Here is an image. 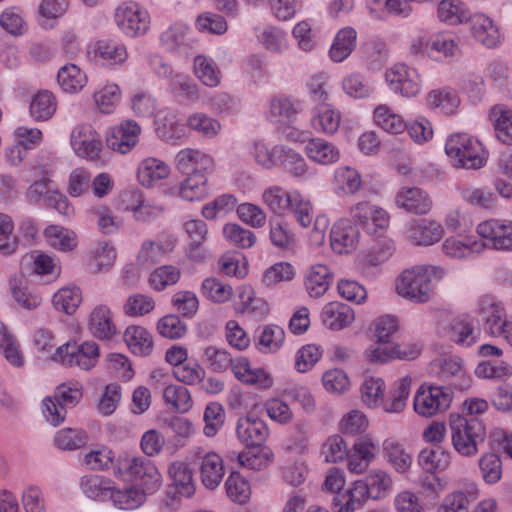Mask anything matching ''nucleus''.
Segmentation results:
<instances>
[{"mask_svg":"<svg viewBox=\"0 0 512 512\" xmlns=\"http://www.w3.org/2000/svg\"><path fill=\"white\" fill-rule=\"evenodd\" d=\"M392 486L391 477L384 471L371 473L366 481H355L343 494L333 497L334 512H355L368 498H380Z\"/></svg>","mask_w":512,"mask_h":512,"instance_id":"obj_1","label":"nucleus"},{"mask_svg":"<svg viewBox=\"0 0 512 512\" xmlns=\"http://www.w3.org/2000/svg\"><path fill=\"white\" fill-rule=\"evenodd\" d=\"M411 383V377L405 376L401 378L397 382L396 388L391 392V397L388 400H384V381L379 377H367L361 386L362 400L369 407L376 408L381 406L387 413H400L406 406Z\"/></svg>","mask_w":512,"mask_h":512,"instance_id":"obj_2","label":"nucleus"},{"mask_svg":"<svg viewBox=\"0 0 512 512\" xmlns=\"http://www.w3.org/2000/svg\"><path fill=\"white\" fill-rule=\"evenodd\" d=\"M441 267L423 265L404 270L396 280L397 293L415 303H425L433 296L431 277L441 278Z\"/></svg>","mask_w":512,"mask_h":512,"instance_id":"obj_3","label":"nucleus"},{"mask_svg":"<svg viewBox=\"0 0 512 512\" xmlns=\"http://www.w3.org/2000/svg\"><path fill=\"white\" fill-rule=\"evenodd\" d=\"M454 449L462 456L472 457L478 453V445L486 436L485 426L477 417L467 418L452 414L449 421Z\"/></svg>","mask_w":512,"mask_h":512,"instance_id":"obj_4","label":"nucleus"},{"mask_svg":"<svg viewBox=\"0 0 512 512\" xmlns=\"http://www.w3.org/2000/svg\"><path fill=\"white\" fill-rule=\"evenodd\" d=\"M445 152L457 168L480 169L487 159L481 142L467 133L451 134L447 138Z\"/></svg>","mask_w":512,"mask_h":512,"instance_id":"obj_5","label":"nucleus"},{"mask_svg":"<svg viewBox=\"0 0 512 512\" xmlns=\"http://www.w3.org/2000/svg\"><path fill=\"white\" fill-rule=\"evenodd\" d=\"M114 475L139 482L146 493L154 492L161 483L156 466L143 456L119 455L114 465Z\"/></svg>","mask_w":512,"mask_h":512,"instance_id":"obj_6","label":"nucleus"},{"mask_svg":"<svg viewBox=\"0 0 512 512\" xmlns=\"http://www.w3.org/2000/svg\"><path fill=\"white\" fill-rule=\"evenodd\" d=\"M352 219L357 222L369 235L382 237L386 233L390 216L383 208L370 202H358L350 209Z\"/></svg>","mask_w":512,"mask_h":512,"instance_id":"obj_7","label":"nucleus"},{"mask_svg":"<svg viewBox=\"0 0 512 512\" xmlns=\"http://www.w3.org/2000/svg\"><path fill=\"white\" fill-rule=\"evenodd\" d=\"M99 357V347L93 341H87L81 345L67 343L57 348L53 359L68 366H78L88 370L93 367Z\"/></svg>","mask_w":512,"mask_h":512,"instance_id":"obj_8","label":"nucleus"},{"mask_svg":"<svg viewBox=\"0 0 512 512\" xmlns=\"http://www.w3.org/2000/svg\"><path fill=\"white\" fill-rule=\"evenodd\" d=\"M452 397L448 389L421 385L414 397V410L424 417H432L446 410Z\"/></svg>","mask_w":512,"mask_h":512,"instance_id":"obj_9","label":"nucleus"},{"mask_svg":"<svg viewBox=\"0 0 512 512\" xmlns=\"http://www.w3.org/2000/svg\"><path fill=\"white\" fill-rule=\"evenodd\" d=\"M115 22L118 28L128 36H139L147 32L150 18L147 11L137 3L127 2L115 11Z\"/></svg>","mask_w":512,"mask_h":512,"instance_id":"obj_10","label":"nucleus"},{"mask_svg":"<svg viewBox=\"0 0 512 512\" xmlns=\"http://www.w3.org/2000/svg\"><path fill=\"white\" fill-rule=\"evenodd\" d=\"M71 146L78 157L95 161L102 151L99 133L88 124L77 126L71 133Z\"/></svg>","mask_w":512,"mask_h":512,"instance_id":"obj_11","label":"nucleus"},{"mask_svg":"<svg viewBox=\"0 0 512 512\" xmlns=\"http://www.w3.org/2000/svg\"><path fill=\"white\" fill-rule=\"evenodd\" d=\"M477 233L485 240L482 244L496 250H512V222L487 220L477 226Z\"/></svg>","mask_w":512,"mask_h":512,"instance_id":"obj_12","label":"nucleus"},{"mask_svg":"<svg viewBox=\"0 0 512 512\" xmlns=\"http://www.w3.org/2000/svg\"><path fill=\"white\" fill-rule=\"evenodd\" d=\"M385 78L391 90L404 97H414L421 90L418 72L404 64H396L388 69Z\"/></svg>","mask_w":512,"mask_h":512,"instance_id":"obj_13","label":"nucleus"},{"mask_svg":"<svg viewBox=\"0 0 512 512\" xmlns=\"http://www.w3.org/2000/svg\"><path fill=\"white\" fill-rule=\"evenodd\" d=\"M177 238L173 235L156 242L145 240L137 253L136 264L142 269H149L161 262L167 255L172 253L176 247Z\"/></svg>","mask_w":512,"mask_h":512,"instance_id":"obj_14","label":"nucleus"},{"mask_svg":"<svg viewBox=\"0 0 512 512\" xmlns=\"http://www.w3.org/2000/svg\"><path fill=\"white\" fill-rule=\"evenodd\" d=\"M479 313L484 321L485 330L493 336H500L505 332L509 323L506 318V311L501 302L493 296L485 295L479 301Z\"/></svg>","mask_w":512,"mask_h":512,"instance_id":"obj_15","label":"nucleus"},{"mask_svg":"<svg viewBox=\"0 0 512 512\" xmlns=\"http://www.w3.org/2000/svg\"><path fill=\"white\" fill-rule=\"evenodd\" d=\"M360 231L356 224L349 219L337 221L330 232L331 248L338 254L349 253L356 249Z\"/></svg>","mask_w":512,"mask_h":512,"instance_id":"obj_16","label":"nucleus"},{"mask_svg":"<svg viewBox=\"0 0 512 512\" xmlns=\"http://www.w3.org/2000/svg\"><path fill=\"white\" fill-rule=\"evenodd\" d=\"M140 132L141 128L135 121H124L111 129L106 144L110 149L126 154L137 144Z\"/></svg>","mask_w":512,"mask_h":512,"instance_id":"obj_17","label":"nucleus"},{"mask_svg":"<svg viewBox=\"0 0 512 512\" xmlns=\"http://www.w3.org/2000/svg\"><path fill=\"white\" fill-rule=\"evenodd\" d=\"M443 235L442 225L427 219L414 220L408 224L406 229V237L414 245H433L439 242Z\"/></svg>","mask_w":512,"mask_h":512,"instance_id":"obj_18","label":"nucleus"},{"mask_svg":"<svg viewBox=\"0 0 512 512\" xmlns=\"http://www.w3.org/2000/svg\"><path fill=\"white\" fill-rule=\"evenodd\" d=\"M237 437L246 447H260L268 438L266 423L254 416L240 418L236 426Z\"/></svg>","mask_w":512,"mask_h":512,"instance_id":"obj_19","label":"nucleus"},{"mask_svg":"<svg viewBox=\"0 0 512 512\" xmlns=\"http://www.w3.org/2000/svg\"><path fill=\"white\" fill-rule=\"evenodd\" d=\"M468 22L472 37L487 48H495L501 43V33L493 20L482 13L470 15Z\"/></svg>","mask_w":512,"mask_h":512,"instance_id":"obj_20","label":"nucleus"},{"mask_svg":"<svg viewBox=\"0 0 512 512\" xmlns=\"http://www.w3.org/2000/svg\"><path fill=\"white\" fill-rule=\"evenodd\" d=\"M398 208L409 213L424 215L432 208V199L419 187H402L395 196Z\"/></svg>","mask_w":512,"mask_h":512,"instance_id":"obj_21","label":"nucleus"},{"mask_svg":"<svg viewBox=\"0 0 512 512\" xmlns=\"http://www.w3.org/2000/svg\"><path fill=\"white\" fill-rule=\"evenodd\" d=\"M87 328L100 340L111 339L116 334V325L110 307L105 304L96 305L88 316Z\"/></svg>","mask_w":512,"mask_h":512,"instance_id":"obj_22","label":"nucleus"},{"mask_svg":"<svg viewBox=\"0 0 512 512\" xmlns=\"http://www.w3.org/2000/svg\"><path fill=\"white\" fill-rule=\"evenodd\" d=\"M443 333L449 341L463 347H469L477 341L473 322L469 316L452 318L443 328Z\"/></svg>","mask_w":512,"mask_h":512,"instance_id":"obj_23","label":"nucleus"},{"mask_svg":"<svg viewBox=\"0 0 512 512\" xmlns=\"http://www.w3.org/2000/svg\"><path fill=\"white\" fill-rule=\"evenodd\" d=\"M199 471L202 484L207 489L214 490L225 473L223 459L215 452H208L201 457Z\"/></svg>","mask_w":512,"mask_h":512,"instance_id":"obj_24","label":"nucleus"},{"mask_svg":"<svg viewBox=\"0 0 512 512\" xmlns=\"http://www.w3.org/2000/svg\"><path fill=\"white\" fill-rule=\"evenodd\" d=\"M321 318L329 329L338 331L354 321V312L349 305L334 301L323 307Z\"/></svg>","mask_w":512,"mask_h":512,"instance_id":"obj_25","label":"nucleus"},{"mask_svg":"<svg viewBox=\"0 0 512 512\" xmlns=\"http://www.w3.org/2000/svg\"><path fill=\"white\" fill-rule=\"evenodd\" d=\"M304 151L311 161L321 165L335 163L340 157L339 150L333 143L319 137L310 139Z\"/></svg>","mask_w":512,"mask_h":512,"instance_id":"obj_26","label":"nucleus"},{"mask_svg":"<svg viewBox=\"0 0 512 512\" xmlns=\"http://www.w3.org/2000/svg\"><path fill=\"white\" fill-rule=\"evenodd\" d=\"M332 283L330 269L322 264L311 266L305 277V288L312 298L323 296Z\"/></svg>","mask_w":512,"mask_h":512,"instance_id":"obj_27","label":"nucleus"},{"mask_svg":"<svg viewBox=\"0 0 512 512\" xmlns=\"http://www.w3.org/2000/svg\"><path fill=\"white\" fill-rule=\"evenodd\" d=\"M176 168L179 171L186 172H207L213 168V160L203 152L186 148L179 151L175 158Z\"/></svg>","mask_w":512,"mask_h":512,"instance_id":"obj_28","label":"nucleus"},{"mask_svg":"<svg viewBox=\"0 0 512 512\" xmlns=\"http://www.w3.org/2000/svg\"><path fill=\"white\" fill-rule=\"evenodd\" d=\"M174 486V493L181 497H191L195 492V484L190 467L180 461L173 462L168 469Z\"/></svg>","mask_w":512,"mask_h":512,"instance_id":"obj_29","label":"nucleus"},{"mask_svg":"<svg viewBox=\"0 0 512 512\" xmlns=\"http://www.w3.org/2000/svg\"><path fill=\"white\" fill-rule=\"evenodd\" d=\"M341 123V114L329 104H319L315 108V115L311 119L313 128L327 135L337 132Z\"/></svg>","mask_w":512,"mask_h":512,"instance_id":"obj_30","label":"nucleus"},{"mask_svg":"<svg viewBox=\"0 0 512 512\" xmlns=\"http://www.w3.org/2000/svg\"><path fill=\"white\" fill-rule=\"evenodd\" d=\"M497 138L504 144H512V110L497 104L489 112Z\"/></svg>","mask_w":512,"mask_h":512,"instance_id":"obj_31","label":"nucleus"},{"mask_svg":"<svg viewBox=\"0 0 512 512\" xmlns=\"http://www.w3.org/2000/svg\"><path fill=\"white\" fill-rule=\"evenodd\" d=\"M169 173L170 168L164 161L152 157L144 159L138 167V179L146 187L167 178Z\"/></svg>","mask_w":512,"mask_h":512,"instance_id":"obj_32","label":"nucleus"},{"mask_svg":"<svg viewBox=\"0 0 512 512\" xmlns=\"http://www.w3.org/2000/svg\"><path fill=\"white\" fill-rule=\"evenodd\" d=\"M124 339L132 353L136 355L147 356L152 352V336L141 326L127 327L124 333Z\"/></svg>","mask_w":512,"mask_h":512,"instance_id":"obj_33","label":"nucleus"},{"mask_svg":"<svg viewBox=\"0 0 512 512\" xmlns=\"http://www.w3.org/2000/svg\"><path fill=\"white\" fill-rule=\"evenodd\" d=\"M113 482L100 475H85L81 478L80 488L85 496L93 500L109 499Z\"/></svg>","mask_w":512,"mask_h":512,"instance_id":"obj_34","label":"nucleus"},{"mask_svg":"<svg viewBox=\"0 0 512 512\" xmlns=\"http://www.w3.org/2000/svg\"><path fill=\"white\" fill-rule=\"evenodd\" d=\"M383 452L387 461L397 472L404 473L410 468L412 456L397 440L386 439L383 442Z\"/></svg>","mask_w":512,"mask_h":512,"instance_id":"obj_35","label":"nucleus"},{"mask_svg":"<svg viewBox=\"0 0 512 512\" xmlns=\"http://www.w3.org/2000/svg\"><path fill=\"white\" fill-rule=\"evenodd\" d=\"M29 108L30 115L34 120H49L56 112V98L52 92L41 90L33 96Z\"/></svg>","mask_w":512,"mask_h":512,"instance_id":"obj_36","label":"nucleus"},{"mask_svg":"<svg viewBox=\"0 0 512 512\" xmlns=\"http://www.w3.org/2000/svg\"><path fill=\"white\" fill-rule=\"evenodd\" d=\"M443 252L452 258L463 259L473 257L484 249L480 241L466 239L465 241L456 238H447L442 244Z\"/></svg>","mask_w":512,"mask_h":512,"instance_id":"obj_37","label":"nucleus"},{"mask_svg":"<svg viewBox=\"0 0 512 512\" xmlns=\"http://www.w3.org/2000/svg\"><path fill=\"white\" fill-rule=\"evenodd\" d=\"M146 492L136 487H127L124 489L111 488L109 499L114 506L123 510H133L138 508L145 500Z\"/></svg>","mask_w":512,"mask_h":512,"instance_id":"obj_38","label":"nucleus"},{"mask_svg":"<svg viewBox=\"0 0 512 512\" xmlns=\"http://www.w3.org/2000/svg\"><path fill=\"white\" fill-rule=\"evenodd\" d=\"M180 196L187 201L204 199L208 194L205 172H192L180 186Z\"/></svg>","mask_w":512,"mask_h":512,"instance_id":"obj_39","label":"nucleus"},{"mask_svg":"<svg viewBox=\"0 0 512 512\" xmlns=\"http://www.w3.org/2000/svg\"><path fill=\"white\" fill-rule=\"evenodd\" d=\"M418 461L426 472L444 471L450 465L451 453L441 447L425 448Z\"/></svg>","mask_w":512,"mask_h":512,"instance_id":"obj_40","label":"nucleus"},{"mask_svg":"<svg viewBox=\"0 0 512 512\" xmlns=\"http://www.w3.org/2000/svg\"><path fill=\"white\" fill-rule=\"evenodd\" d=\"M89 442L88 433L80 428H63L56 432L54 444L61 450H77Z\"/></svg>","mask_w":512,"mask_h":512,"instance_id":"obj_41","label":"nucleus"},{"mask_svg":"<svg viewBox=\"0 0 512 512\" xmlns=\"http://www.w3.org/2000/svg\"><path fill=\"white\" fill-rule=\"evenodd\" d=\"M294 199V192H286L280 186H271L264 190L262 194L263 203L277 215H283L288 211Z\"/></svg>","mask_w":512,"mask_h":512,"instance_id":"obj_42","label":"nucleus"},{"mask_svg":"<svg viewBox=\"0 0 512 512\" xmlns=\"http://www.w3.org/2000/svg\"><path fill=\"white\" fill-rule=\"evenodd\" d=\"M426 100L430 108H438L447 115L454 114L460 104L457 93L450 88L432 90Z\"/></svg>","mask_w":512,"mask_h":512,"instance_id":"obj_43","label":"nucleus"},{"mask_svg":"<svg viewBox=\"0 0 512 512\" xmlns=\"http://www.w3.org/2000/svg\"><path fill=\"white\" fill-rule=\"evenodd\" d=\"M356 31L353 28L341 29L331 46L329 55L334 62H341L346 59L355 48Z\"/></svg>","mask_w":512,"mask_h":512,"instance_id":"obj_44","label":"nucleus"},{"mask_svg":"<svg viewBox=\"0 0 512 512\" xmlns=\"http://www.w3.org/2000/svg\"><path fill=\"white\" fill-rule=\"evenodd\" d=\"M57 80L64 91L75 93L85 86L87 77L78 66L68 64L59 69Z\"/></svg>","mask_w":512,"mask_h":512,"instance_id":"obj_45","label":"nucleus"},{"mask_svg":"<svg viewBox=\"0 0 512 512\" xmlns=\"http://www.w3.org/2000/svg\"><path fill=\"white\" fill-rule=\"evenodd\" d=\"M276 152H281L279 161L293 177L304 178L307 175L309 167L301 154L283 145L277 146Z\"/></svg>","mask_w":512,"mask_h":512,"instance_id":"obj_46","label":"nucleus"},{"mask_svg":"<svg viewBox=\"0 0 512 512\" xmlns=\"http://www.w3.org/2000/svg\"><path fill=\"white\" fill-rule=\"evenodd\" d=\"M375 123L391 134L402 133L407 128L403 118L394 113L387 105H378L373 113Z\"/></svg>","mask_w":512,"mask_h":512,"instance_id":"obj_47","label":"nucleus"},{"mask_svg":"<svg viewBox=\"0 0 512 512\" xmlns=\"http://www.w3.org/2000/svg\"><path fill=\"white\" fill-rule=\"evenodd\" d=\"M201 361L212 372L222 373L232 365V356L224 348L209 345L203 348Z\"/></svg>","mask_w":512,"mask_h":512,"instance_id":"obj_48","label":"nucleus"},{"mask_svg":"<svg viewBox=\"0 0 512 512\" xmlns=\"http://www.w3.org/2000/svg\"><path fill=\"white\" fill-rule=\"evenodd\" d=\"M49 244L63 252L71 251L77 246L76 234L64 227L50 225L44 231Z\"/></svg>","mask_w":512,"mask_h":512,"instance_id":"obj_49","label":"nucleus"},{"mask_svg":"<svg viewBox=\"0 0 512 512\" xmlns=\"http://www.w3.org/2000/svg\"><path fill=\"white\" fill-rule=\"evenodd\" d=\"M115 462L113 451L107 447L91 450L80 459L82 466L95 471L108 470L111 467L114 469Z\"/></svg>","mask_w":512,"mask_h":512,"instance_id":"obj_50","label":"nucleus"},{"mask_svg":"<svg viewBox=\"0 0 512 512\" xmlns=\"http://www.w3.org/2000/svg\"><path fill=\"white\" fill-rule=\"evenodd\" d=\"M194 72L199 80L206 86L215 87L220 83L221 73L215 62L204 55L194 59Z\"/></svg>","mask_w":512,"mask_h":512,"instance_id":"obj_51","label":"nucleus"},{"mask_svg":"<svg viewBox=\"0 0 512 512\" xmlns=\"http://www.w3.org/2000/svg\"><path fill=\"white\" fill-rule=\"evenodd\" d=\"M227 496L231 501L245 504L251 496V488L248 481L238 472H231L225 481Z\"/></svg>","mask_w":512,"mask_h":512,"instance_id":"obj_52","label":"nucleus"},{"mask_svg":"<svg viewBox=\"0 0 512 512\" xmlns=\"http://www.w3.org/2000/svg\"><path fill=\"white\" fill-rule=\"evenodd\" d=\"M116 250L109 242H99L90 251V262L96 272L109 270L116 260Z\"/></svg>","mask_w":512,"mask_h":512,"instance_id":"obj_53","label":"nucleus"},{"mask_svg":"<svg viewBox=\"0 0 512 512\" xmlns=\"http://www.w3.org/2000/svg\"><path fill=\"white\" fill-rule=\"evenodd\" d=\"M438 17L442 22L457 25L468 21L470 15L458 0H442L438 5Z\"/></svg>","mask_w":512,"mask_h":512,"instance_id":"obj_54","label":"nucleus"},{"mask_svg":"<svg viewBox=\"0 0 512 512\" xmlns=\"http://www.w3.org/2000/svg\"><path fill=\"white\" fill-rule=\"evenodd\" d=\"M82 301L80 289L77 287H64L53 296V305L56 310L72 315Z\"/></svg>","mask_w":512,"mask_h":512,"instance_id":"obj_55","label":"nucleus"},{"mask_svg":"<svg viewBox=\"0 0 512 512\" xmlns=\"http://www.w3.org/2000/svg\"><path fill=\"white\" fill-rule=\"evenodd\" d=\"M163 398L166 405L180 413H185L192 407L190 393L181 385H168L164 389Z\"/></svg>","mask_w":512,"mask_h":512,"instance_id":"obj_56","label":"nucleus"},{"mask_svg":"<svg viewBox=\"0 0 512 512\" xmlns=\"http://www.w3.org/2000/svg\"><path fill=\"white\" fill-rule=\"evenodd\" d=\"M23 278H14L10 281L11 291L15 301L27 310L36 309L42 302V297L23 285Z\"/></svg>","mask_w":512,"mask_h":512,"instance_id":"obj_57","label":"nucleus"},{"mask_svg":"<svg viewBox=\"0 0 512 512\" xmlns=\"http://www.w3.org/2000/svg\"><path fill=\"white\" fill-rule=\"evenodd\" d=\"M89 53H93L95 58H100L113 64H122L128 57L125 46L114 45L107 41L96 42Z\"/></svg>","mask_w":512,"mask_h":512,"instance_id":"obj_58","label":"nucleus"},{"mask_svg":"<svg viewBox=\"0 0 512 512\" xmlns=\"http://www.w3.org/2000/svg\"><path fill=\"white\" fill-rule=\"evenodd\" d=\"M460 194L467 203L479 208L491 209L496 203V196L491 191L473 185L462 186Z\"/></svg>","mask_w":512,"mask_h":512,"instance_id":"obj_59","label":"nucleus"},{"mask_svg":"<svg viewBox=\"0 0 512 512\" xmlns=\"http://www.w3.org/2000/svg\"><path fill=\"white\" fill-rule=\"evenodd\" d=\"M225 239L233 246L246 249L254 245L256 241L255 234L235 223H228L223 227Z\"/></svg>","mask_w":512,"mask_h":512,"instance_id":"obj_60","label":"nucleus"},{"mask_svg":"<svg viewBox=\"0 0 512 512\" xmlns=\"http://www.w3.org/2000/svg\"><path fill=\"white\" fill-rule=\"evenodd\" d=\"M181 271L173 265H162L156 268L149 276L150 286L157 291L164 290L167 286L178 282Z\"/></svg>","mask_w":512,"mask_h":512,"instance_id":"obj_61","label":"nucleus"},{"mask_svg":"<svg viewBox=\"0 0 512 512\" xmlns=\"http://www.w3.org/2000/svg\"><path fill=\"white\" fill-rule=\"evenodd\" d=\"M375 244L370 248L366 255V261L373 266H377L387 261L394 253L395 246L393 240L385 237H375Z\"/></svg>","mask_w":512,"mask_h":512,"instance_id":"obj_62","label":"nucleus"},{"mask_svg":"<svg viewBox=\"0 0 512 512\" xmlns=\"http://www.w3.org/2000/svg\"><path fill=\"white\" fill-rule=\"evenodd\" d=\"M483 480L488 484L497 483L502 477V462L496 453H485L479 459Z\"/></svg>","mask_w":512,"mask_h":512,"instance_id":"obj_63","label":"nucleus"},{"mask_svg":"<svg viewBox=\"0 0 512 512\" xmlns=\"http://www.w3.org/2000/svg\"><path fill=\"white\" fill-rule=\"evenodd\" d=\"M284 339L283 328L277 325H268L259 335V349L263 352H275L282 346Z\"/></svg>","mask_w":512,"mask_h":512,"instance_id":"obj_64","label":"nucleus"}]
</instances>
